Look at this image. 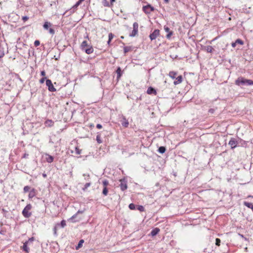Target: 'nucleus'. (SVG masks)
Listing matches in <instances>:
<instances>
[{
	"instance_id": "obj_1",
	"label": "nucleus",
	"mask_w": 253,
	"mask_h": 253,
	"mask_svg": "<svg viewBox=\"0 0 253 253\" xmlns=\"http://www.w3.org/2000/svg\"><path fill=\"white\" fill-rule=\"evenodd\" d=\"M235 84L241 87L244 86L253 85V81L241 76L235 80Z\"/></svg>"
},
{
	"instance_id": "obj_2",
	"label": "nucleus",
	"mask_w": 253,
	"mask_h": 253,
	"mask_svg": "<svg viewBox=\"0 0 253 253\" xmlns=\"http://www.w3.org/2000/svg\"><path fill=\"white\" fill-rule=\"evenodd\" d=\"M81 49L84 51L86 54H89L93 52V48L92 45H89L86 41H84L81 45Z\"/></svg>"
},
{
	"instance_id": "obj_3",
	"label": "nucleus",
	"mask_w": 253,
	"mask_h": 253,
	"mask_svg": "<svg viewBox=\"0 0 253 253\" xmlns=\"http://www.w3.org/2000/svg\"><path fill=\"white\" fill-rule=\"evenodd\" d=\"M35 240L34 237H31L28 239V241H26L23 246L22 247V250L25 253H29L30 247H32L33 245V241Z\"/></svg>"
},
{
	"instance_id": "obj_4",
	"label": "nucleus",
	"mask_w": 253,
	"mask_h": 253,
	"mask_svg": "<svg viewBox=\"0 0 253 253\" xmlns=\"http://www.w3.org/2000/svg\"><path fill=\"white\" fill-rule=\"evenodd\" d=\"M32 205L30 204H27L24 208L22 211V214L25 218H29L31 215L32 212L30 211L32 209Z\"/></svg>"
},
{
	"instance_id": "obj_5",
	"label": "nucleus",
	"mask_w": 253,
	"mask_h": 253,
	"mask_svg": "<svg viewBox=\"0 0 253 253\" xmlns=\"http://www.w3.org/2000/svg\"><path fill=\"white\" fill-rule=\"evenodd\" d=\"M52 26V24L49 22L45 21L44 22L43 24V28L45 30H47L48 31V33L51 35H53L55 34V30L53 28H51Z\"/></svg>"
},
{
	"instance_id": "obj_6",
	"label": "nucleus",
	"mask_w": 253,
	"mask_h": 253,
	"mask_svg": "<svg viewBox=\"0 0 253 253\" xmlns=\"http://www.w3.org/2000/svg\"><path fill=\"white\" fill-rule=\"evenodd\" d=\"M120 184L119 185L120 188L122 191H124L127 188V180L126 178L124 177L123 178L120 180Z\"/></svg>"
},
{
	"instance_id": "obj_7",
	"label": "nucleus",
	"mask_w": 253,
	"mask_h": 253,
	"mask_svg": "<svg viewBox=\"0 0 253 253\" xmlns=\"http://www.w3.org/2000/svg\"><path fill=\"white\" fill-rule=\"evenodd\" d=\"M142 10L145 14H150L151 12L154 11L155 8L150 4L148 3L147 5L143 6Z\"/></svg>"
},
{
	"instance_id": "obj_8",
	"label": "nucleus",
	"mask_w": 253,
	"mask_h": 253,
	"mask_svg": "<svg viewBox=\"0 0 253 253\" xmlns=\"http://www.w3.org/2000/svg\"><path fill=\"white\" fill-rule=\"evenodd\" d=\"M238 142L236 138L232 137L229 141L228 144L231 149L235 148L238 145Z\"/></svg>"
},
{
	"instance_id": "obj_9",
	"label": "nucleus",
	"mask_w": 253,
	"mask_h": 253,
	"mask_svg": "<svg viewBox=\"0 0 253 253\" xmlns=\"http://www.w3.org/2000/svg\"><path fill=\"white\" fill-rule=\"evenodd\" d=\"M46 85L48 87V89L50 92L55 91L56 88L54 87L51 81L49 79L46 80Z\"/></svg>"
},
{
	"instance_id": "obj_10",
	"label": "nucleus",
	"mask_w": 253,
	"mask_h": 253,
	"mask_svg": "<svg viewBox=\"0 0 253 253\" xmlns=\"http://www.w3.org/2000/svg\"><path fill=\"white\" fill-rule=\"evenodd\" d=\"M160 35V30L159 29H155L149 35V38L151 41L155 40L156 38Z\"/></svg>"
},
{
	"instance_id": "obj_11",
	"label": "nucleus",
	"mask_w": 253,
	"mask_h": 253,
	"mask_svg": "<svg viewBox=\"0 0 253 253\" xmlns=\"http://www.w3.org/2000/svg\"><path fill=\"white\" fill-rule=\"evenodd\" d=\"M164 30L166 32H167L168 34L166 35V38L168 39H170L171 36L173 35V31L170 30V29L167 26H164Z\"/></svg>"
},
{
	"instance_id": "obj_12",
	"label": "nucleus",
	"mask_w": 253,
	"mask_h": 253,
	"mask_svg": "<svg viewBox=\"0 0 253 253\" xmlns=\"http://www.w3.org/2000/svg\"><path fill=\"white\" fill-rule=\"evenodd\" d=\"M82 3L80 0H78L75 5H74L71 9L69 10L70 13H73L77 10V7Z\"/></svg>"
},
{
	"instance_id": "obj_13",
	"label": "nucleus",
	"mask_w": 253,
	"mask_h": 253,
	"mask_svg": "<svg viewBox=\"0 0 253 253\" xmlns=\"http://www.w3.org/2000/svg\"><path fill=\"white\" fill-rule=\"evenodd\" d=\"M116 73L117 74V82H119V81L120 80L121 77H122V76L123 75V71L122 70V69L120 67H118L116 70Z\"/></svg>"
},
{
	"instance_id": "obj_14",
	"label": "nucleus",
	"mask_w": 253,
	"mask_h": 253,
	"mask_svg": "<svg viewBox=\"0 0 253 253\" xmlns=\"http://www.w3.org/2000/svg\"><path fill=\"white\" fill-rule=\"evenodd\" d=\"M1 211L2 213H3V216L5 218H6L7 219L12 218L8 211L6 210V209H5L4 208H2L1 209Z\"/></svg>"
},
{
	"instance_id": "obj_15",
	"label": "nucleus",
	"mask_w": 253,
	"mask_h": 253,
	"mask_svg": "<svg viewBox=\"0 0 253 253\" xmlns=\"http://www.w3.org/2000/svg\"><path fill=\"white\" fill-rule=\"evenodd\" d=\"M244 43V42L243 40L240 39H238L235 41V42H232L231 43V46L233 47H235L237 44L243 45Z\"/></svg>"
},
{
	"instance_id": "obj_16",
	"label": "nucleus",
	"mask_w": 253,
	"mask_h": 253,
	"mask_svg": "<svg viewBox=\"0 0 253 253\" xmlns=\"http://www.w3.org/2000/svg\"><path fill=\"white\" fill-rule=\"evenodd\" d=\"M147 93L148 94H157V91L152 86H149L147 90Z\"/></svg>"
},
{
	"instance_id": "obj_17",
	"label": "nucleus",
	"mask_w": 253,
	"mask_h": 253,
	"mask_svg": "<svg viewBox=\"0 0 253 253\" xmlns=\"http://www.w3.org/2000/svg\"><path fill=\"white\" fill-rule=\"evenodd\" d=\"M202 50H206L208 53H212L214 49L211 46L208 45L202 47Z\"/></svg>"
},
{
	"instance_id": "obj_18",
	"label": "nucleus",
	"mask_w": 253,
	"mask_h": 253,
	"mask_svg": "<svg viewBox=\"0 0 253 253\" xmlns=\"http://www.w3.org/2000/svg\"><path fill=\"white\" fill-rule=\"evenodd\" d=\"M36 190L35 188H32L29 192L28 195L29 199H32L36 195Z\"/></svg>"
},
{
	"instance_id": "obj_19",
	"label": "nucleus",
	"mask_w": 253,
	"mask_h": 253,
	"mask_svg": "<svg viewBox=\"0 0 253 253\" xmlns=\"http://www.w3.org/2000/svg\"><path fill=\"white\" fill-rule=\"evenodd\" d=\"M121 125L125 127H127L128 126V122L125 117H123L122 120H121Z\"/></svg>"
},
{
	"instance_id": "obj_20",
	"label": "nucleus",
	"mask_w": 253,
	"mask_h": 253,
	"mask_svg": "<svg viewBox=\"0 0 253 253\" xmlns=\"http://www.w3.org/2000/svg\"><path fill=\"white\" fill-rule=\"evenodd\" d=\"M183 80V77L182 75H179L177 77H176L175 81H174L173 84L174 85H177L180 84Z\"/></svg>"
},
{
	"instance_id": "obj_21",
	"label": "nucleus",
	"mask_w": 253,
	"mask_h": 253,
	"mask_svg": "<svg viewBox=\"0 0 253 253\" xmlns=\"http://www.w3.org/2000/svg\"><path fill=\"white\" fill-rule=\"evenodd\" d=\"M160 231V229L159 228L156 227L152 229L150 233V235L152 237L155 236L159 233Z\"/></svg>"
},
{
	"instance_id": "obj_22",
	"label": "nucleus",
	"mask_w": 253,
	"mask_h": 253,
	"mask_svg": "<svg viewBox=\"0 0 253 253\" xmlns=\"http://www.w3.org/2000/svg\"><path fill=\"white\" fill-rule=\"evenodd\" d=\"M84 211H85V209H84L83 210H79L75 214H74L72 216H71L69 218V220H73L74 218H75L77 217V216L78 214L83 213H84Z\"/></svg>"
},
{
	"instance_id": "obj_23",
	"label": "nucleus",
	"mask_w": 253,
	"mask_h": 253,
	"mask_svg": "<svg viewBox=\"0 0 253 253\" xmlns=\"http://www.w3.org/2000/svg\"><path fill=\"white\" fill-rule=\"evenodd\" d=\"M46 156H47L46 158V161L47 163H51L53 161L54 158L53 156L47 154H46Z\"/></svg>"
},
{
	"instance_id": "obj_24",
	"label": "nucleus",
	"mask_w": 253,
	"mask_h": 253,
	"mask_svg": "<svg viewBox=\"0 0 253 253\" xmlns=\"http://www.w3.org/2000/svg\"><path fill=\"white\" fill-rule=\"evenodd\" d=\"M56 225V227L64 228L66 225V221L62 220L60 223H57Z\"/></svg>"
},
{
	"instance_id": "obj_25",
	"label": "nucleus",
	"mask_w": 253,
	"mask_h": 253,
	"mask_svg": "<svg viewBox=\"0 0 253 253\" xmlns=\"http://www.w3.org/2000/svg\"><path fill=\"white\" fill-rule=\"evenodd\" d=\"M166 151V148L165 146H160L158 148V152L160 154H164Z\"/></svg>"
},
{
	"instance_id": "obj_26",
	"label": "nucleus",
	"mask_w": 253,
	"mask_h": 253,
	"mask_svg": "<svg viewBox=\"0 0 253 253\" xmlns=\"http://www.w3.org/2000/svg\"><path fill=\"white\" fill-rule=\"evenodd\" d=\"M97 143L98 144H101L102 143L103 141L101 138V134L100 132L97 133L96 139Z\"/></svg>"
},
{
	"instance_id": "obj_27",
	"label": "nucleus",
	"mask_w": 253,
	"mask_h": 253,
	"mask_svg": "<svg viewBox=\"0 0 253 253\" xmlns=\"http://www.w3.org/2000/svg\"><path fill=\"white\" fill-rule=\"evenodd\" d=\"M244 205L246 206L249 209H252V210L253 209V204L252 203H249L246 201L244 202Z\"/></svg>"
},
{
	"instance_id": "obj_28",
	"label": "nucleus",
	"mask_w": 253,
	"mask_h": 253,
	"mask_svg": "<svg viewBox=\"0 0 253 253\" xmlns=\"http://www.w3.org/2000/svg\"><path fill=\"white\" fill-rule=\"evenodd\" d=\"M54 122L51 120H47L45 122L46 126H51L53 125Z\"/></svg>"
},
{
	"instance_id": "obj_29",
	"label": "nucleus",
	"mask_w": 253,
	"mask_h": 253,
	"mask_svg": "<svg viewBox=\"0 0 253 253\" xmlns=\"http://www.w3.org/2000/svg\"><path fill=\"white\" fill-rule=\"evenodd\" d=\"M177 75V72L174 71H170L169 73V76L172 79L176 78V76Z\"/></svg>"
},
{
	"instance_id": "obj_30",
	"label": "nucleus",
	"mask_w": 253,
	"mask_h": 253,
	"mask_svg": "<svg viewBox=\"0 0 253 253\" xmlns=\"http://www.w3.org/2000/svg\"><path fill=\"white\" fill-rule=\"evenodd\" d=\"M84 243V240L83 239L80 240L79 241V242H78V244L77 246H76V250H79L81 247H82L83 244Z\"/></svg>"
},
{
	"instance_id": "obj_31",
	"label": "nucleus",
	"mask_w": 253,
	"mask_h": 253,
	"mask_svg": "<svg viewBox=\"0 0 253 253\" xmlns=\"http://www.w3.org/2000/svg\"><path fill=\"white\" fill-rule=\"evenodd\" d=\"M4 55V48L0 44V58H2Z\"/></svg>"
},
{
	"instance_id": "obj_32",
	"label": "nucleus",
	"mask_w": 253,
	"mask_h": 253,
	"mask_svg": "<svg viewBox=\"0 0 253 253\" xmlns=\"http://www.w3.org/2000/svg\"><path fill=\"white\" fill-rule=\"evenodd\" d=\"M132 49V47L130 46H126L124 47V52L125 54H126Z\"/></svg>"
},
{
	"instance_id": "obj_33",
	"label": "nucleus",
	"mask_w": 253,
	"mask_h": 253,
	"mask_svg": "<svg viewBox=\"0 0 253 253\" xmlns=\"http://www.w3.org/2000/svg\"><path fill=\"white\" fill-rule=\"evenodd\" d=\"M138 33V30L133 29L131 33L129 34V37H135Z\"/></svg>"
},
{
	"instance_id": "obj_34",
	"label": "nucleus",
	"mask_w": 253,
	"mask_h": 253,
	"mask_svg": "<svg viewBox=\"0 0 253 253\" xmlns=\"http://www.w3.org/2000/svg\"><path fill=\"white\" fill-rule=\"evenodd\" d=\"M102 3L104 6L109 7H111V4L107 0H103Z\"/></svg>"
},
{
	"instance_id": "obj_35",
	"label": "nucleus",
	"mask_w": 253,
	"mask_h": 253,
	"mask_svg": "<svg viewBox=\"0 0 253 253\" xmlns=\"http://www.w3.org/2000/svg\"><path fill=\"white\" fill-rule=\"evenodd\" d=\"M102 193L104 196H107L108 194V188L106 187H103Z\"/></svg>"
},
{
	"instance_id": "obj_36",
	"label": "nucleus",
	"mask_w": 253,
	"mask_h": 253,
	"mask_svg": "<svg viewBox=\"0 0 253 253\" xmlns=\"http://www.w3.org/2000/svg\"><path fill=\"white\" fill-rule=\"evenodd\" d=\"M136 206H137L136 205H135L133 203H130L128 206V208L131 210H135L136 208Z\"/></svg>"
},
{
	"instance_id": "obj_37",
	"label": "nucleus",
	"mask_w": 253,
	"mask_h": 253,
	"mask_svg": "<svg viewBox=\"0 0 253 253\" xmlns=\"http://www.w3.org/2000/svg\"><path fill=\"white\" fill-rule=\"evenodd\" d=\"M136 210L142 212L144 211L145 209L142 205H137Z\"/></svg>"
},
{
	"instance_id": "obj_38",
	"label": "nucleus",
	"mask_w": 253,
	"mask_h": 253,
	"mask_svg": "<svg viewBox=\"0 0 253 253\" xmlns=\"http://www.w3.org/2000/svg\"><path fill=\"white\" fill-rule=\"evenodd\" d=\"M109 183L108 180L105 179L102 181L103 187H107V186L109 185Z\"/></svg>"
},
{
	"instance_id": "obj_39",
	"label": "nucleus",
	"mask_w": 253,
	"mask_h": 253,
	"mask_svg": "<svg viewBox=\"0 0 253 253\" xmlns=\"http://www.w3.org/2000/svg\"><path fill=\"white\" fill-rule=\"evenodd\" d=\"M91 185V182H88L85 183V184L84 185V187L82 188V190L84 191H85L87 189V188L89 187Z\"/></svg>"
},
{
	"instance_id": "obj_40",
	"label": "nucleus",
	"mask_w": 253,
	"mask_h": 253,
	"mask_svg": "<svg viewBox=\"0 0 253 253\" xmlns=\"http://www.w3.org/2000/svg\"><path fill=\"white\" fill-rule=\"evenodd\" d=\"M31 190V187L29 186H25L23 188V191L24 193H27L28 192H30Z\"/></svg>"
},
{
	"instance_id": "obj_41",
	"label": "nucleus",
	"mask_w": 253,
	"mask_h": 253,
	"mask_svg": "<svg viewBox=\"0 0 253 253\" xmlns=\"http://www.w3.org/2000/svg\"><path fill=\"white\" fill-rule=\"evenodd\" d=\"M221 240L219 238L215 239V245L219 247L220 245Z\"/></svg>"
},
{
	"instance_id": "obj_42",
	"label": "nucleus",
	"mask_w": 253,
	"mask_h": 253,
	"mask_svg": "<svg viewBox=\"0 0 253 253\" xmlns=\"http://www.w3.org/2000/svg\"><path fill=\"white\" fill-rule=\"evenodd\" d=\"M75 152L78 155H80L81 154L82 150L80 149L78 146L75 147Z\"/></svg>"
},
{
	"instance_id": "obj_43",
	"label": "nucleus",
	"mask_w": 253,
	"mask_h": 253,
	"mask_svg": "<svg viewBox=\"0 0 253 253\" xmlns=\"http://www.w3.org/2000/svg\"><path fill=\"white\" fill-rule=\"evenodd\" d=\"M212 251H213L212 249H209L208 248H205L204 250V252L205 253H211Z\"/></svg>"
},
{
	"instance_id": "obj_44",
	"label": "nucleus",
	"mask_w": 253,
	"mask_h": 253,
	"mask_svg": "<svg viewBox=\"0 0 253 253\" xmlns=\"http://www.w3.org/2000/svg\"><path fill=\"white\" fill-rule=\"evenodd\" d=\"M133 29L138 30V24L137 22H134L133 24Z\"/></svg>"
},
{
	"instance_id": "obj_45",
	"label": "nucleus",
	"mask_w": 253,
	"mask_h": 253,
	"mask_svg": "<svg viewBox=\"0 0 253 253\" xmlns=\"http://www.w3.org/2000/svg\"><path fill=\"white\" fill-rule=\"evenodd\" d=\"M47 79L46 78V77H42V78L40 80V83L41 84H43L44 83V81L47 80Z\"/></svg>"
},
{
	"instance_id": "obj_46",
	"label": "nucleus",
	"mask_w": 253,
	"mask_h": 253,
	"mask_svg": "<svg viewBox=\"0 0 253 253\" xmlns=\"http://www.w3.org/2000/svg\"><path fill=\"white\" fill-rule=\"evenodd\" d=\"M114 37V34H113L112 33H109L108 36V40H110V41H112Z\"/></svg>"
},
{
	"instance_id": "obj_47",
	"label": "nucleus",
	"mask_w": 253,
	"mask_h": 253,
	"mask_svg": "<svg viewBox=\"0 0 253 253\" xmlns=\"http://www.w3.org/2000/svg\"><path fill=\"white\" fill-rule=\"evenodd\" d=\"M40 44V42L39 40H36L34 42V45L37 47Z\"/></svg>"
},
{
	"instance_id": "obj_48",
	"label": "nucleus",
	"mask_w": 253,
	"mask_h": 253,
	"mask_svg": "<svg viewBox=\"0 0 253 253\" xmlns=\"http://www.w3.org/2000/svg\"><path fill=\"white\" fill-rule=\"evenodd\" d=\"M29 17L27 16H24L22 17V19L23 20V21L25 22L27 20L29 19Z\"/></svg>"
},
{
	"instance_id": "obj_49",
	"label": "nucleus",
	"mask_w": 253,
	"mask_h": 253,
	"mask_svg": "<svg viewBox=\"0 0 253 253\" xmlns=\"http://www.w3.org/2000/svg\"><path fill=\"white\" fill-rule=\"evenodd\" d=\"M215 111V110L214 109L211 108L209 110V113L212 114H213Z\"/></svg>"
},
{
	"instance_id": "obj_50",
	"label": "nucleus",
	"mask_w": 253,
	"mask_h": 253,
	"mask_svg": "<svg viewBox=\"0 0 253 253\" xmlns=\"http://www.w3.org/2000/svg\"><path fill=\"white\" fill-rule=\"evenodd\" d=\"M41 76H42V77H44L45 76V72L44 70L41 72Z\"/></svg>"
},
{
	"instance_id": "obj_51",
	"label": "nucleus",
	"mask_w": 253,
	"mask_h": 253,
	"mask_svg": "<svg viewBox=\"0 0 253 253\" xmlns=\"http://www.w3.org/2000/svg\"><path fill=\"white\" fill-rule=\"evenodd\" d=\"M28 156H29V154L26 153H25L24 154V155H23L22 158L26 159V158H27L28 157Z\"/></svg>"
},
{
	"instance_id": "obj_52",
	"label": "nucleus",
	"mask_w": 253,
	"mask_h": 253,
	"mask_svg": "<svg viewBox=\"0 0 253 253\" xmlns=\"http://www.w3.org/2000/svg\"><path fill=\"white\" fill-rule=\"evenodd\" d=\"M96 127L98 129H101L102 128V126L100 124H98L96 125Z\"/></svg>"
},
{
	"instance_id": "obj_53",
	"label": "nucleus",
	"mask_w": 253,
	"mask_h": 253,
	"mask_svg": "<svg viewBox=\"0 0 253 253\" xmlns=\"http://www.w3.org/2000/svg\"><path fill=\"white\" fill-rule=\"evenodd\" d=\"M115 1V0H110V4H111V6L112 7L113 5V2Z\"/></svg>"
},
{
	"instance_id": "obj_54",
	"label": "nucleus",
	"mask_w": 253,
	"mask_h": 253,
	"mask_svg": "<svg viewBox=\"0 0 253 253\" xmlns=\"http://www.w3.org/2000/svg\"><path fill=\"white\" fill-rule=\"evenodd\" d=\"M58 228V227H56V225L55 226V227H54V234H56V229Z\"/></svg>"
},
{
	"instance_id": "obj_55",
	"label": "nucleus",
	"mask_w": 253,
	"mask_h": 253,
	"mask_svg": "<svg viewBox=\"0 0 253 253\" xmlns=\"http://www.w3.org/2000/svg\"><path fill=\"white\" fill-rule=\"evenodd\" d=\"M238 235L240 237H241L242 238H244V237H245L243 234H240V233H238Z\"/></svg>"
},
{
	"instance_id": "obj_56",
	"label": "nucleus",
	"mask_w": 253,
	"mask_h": 253,
	"mask_svg": "<svg viewBox=\"0 0 253 253\" xmlns=\"http://www.w3.org/2000/svg\"><path fill=\"white\" fill-rule=\"evenodd\" d=\"M89 126L90 128H91L92 127H94V125L93 124H91L89 125Z\"/></svg>"
},
{
	"instance_id": "obj_57",
	"label": "nucleus",
	"mask_w": 253,
	"mask_h": 253,
	"mask_svg": "<svg viewBox=\"0 0 253 253\" xmlns=\"http://www.w3.org/2000/svg\"><path fill=\"white\" fill-rule=\"evenodd\" d=\"M164 2L166 3H168L169 1V0H164Z\"/></svg>"
},
{
	"instance_id": "obj_58",
	"label": "nucleus",
	"mask_w": 253,
	"mask_h": 253,
	"mask_svg": "<svg viewBox=\"0 0 253 253\" xmlns=\"http://www.w3.org/2000/svg\"><path fill=\"white\" fill-rule=\"evenodd\" d=\"M89 177H90V176H89V174H88V175H87V177H85V179H86V180H88V179H89Z\"/></svg>"
},
{
	"instance_id": "obj_59",
	"label": "nucleus",
	"mask_w": 253,
	"mask_h": 253,
	"mask_svg": "<svg viewBox=\"0 0 253 253\" xmlns=\"http://www.w3.org/2000/svg\"><path fill=\"white\" fill-rule=\"evenodd\" d=\"M42 176L44 178L46 177V174L42 173Z\"/></svg>"
},
{
	"instance_id": "obj_60",
	"label": "nucleus",
	"mask_w": 253,
	"mask_h": 253,
	"mask_svg": "<svg viewBox=\"0 0 253 253\" xmlns=\"http://www.w3.org/2000/svg\"><path fill=\"white\" fill-rule=\"evenodd\" d=\"M243 239H244L246 241H249V239L245 237H244V238Z\"/></svg>"
},
{
	"instance_id": "obj_61",
	"label": "nucleus",
	"mask_w": 253,
	"mask_h": 253,
	"mask_svg": "<svg viewBox=\"0 0 253 253\" xmlns=\"http://www.w3.org/2000/svg\"><path fill=\"white\" fill-rule=\"evenodd\" d=\"M111 41H110V40H108V42H107V43L108 44H110V42H111Z\"/></svg>"
},
{
	"instance_id": "obj_62",
	"label": "nucleus",
	"mask_w": 253,
	"mask_h": 253,
	"mask_svg": "<svg viewBox=\"0 0 253 253\" xmlns=\"http://www.w3.org/2000/svg\"><path fill=\"white\" fill-rule=\"evenodd\" d=\"M121 39H124V36H121Z\"/></svg>"
},
{
	"instance_id": "obj_63",
	"label": "nucleus",
	"mask_w": 253,
	"mask_h": 253,
	"mask_svg": "<svg viewBox=\"0 0 253 253\" xmlns=\"http://www.w3.org/2000/svg\"><path fill=\"white\" fill-rule=\"evenodd\" d=\"M85 38L88 39V35H87V36L85 37Z\"/></svg>"
},
{
	"instance_id": "obj_64",
	"label": "nucleus",
	"mask_w": 253,
	"mask_h": 253,
	"mask_svg": "<svg viewBox=\"0 0 253 253\" xmlns=\"http://www.w3.org/2000/svg\"><path fill=\"white\" fill-rule=\"evenodd\" d=\"M137 99H141V97H140L139 98H137Z\"/></svg>"
}]
</instances>
